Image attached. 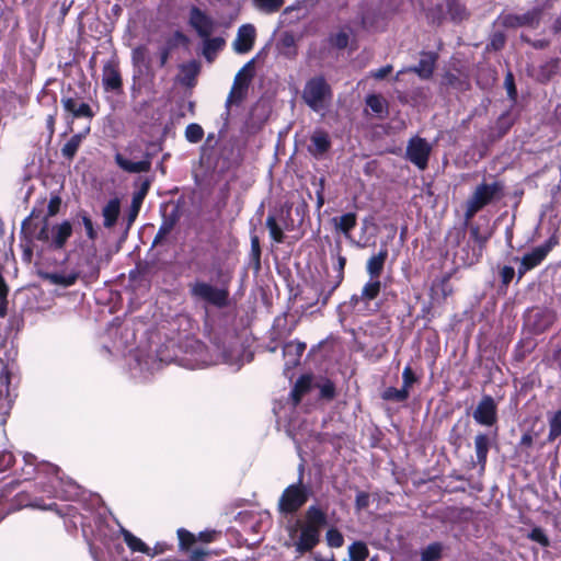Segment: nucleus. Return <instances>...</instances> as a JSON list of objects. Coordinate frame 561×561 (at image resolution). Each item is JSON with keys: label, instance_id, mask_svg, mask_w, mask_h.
<instances>
[{"label": "nucleus", "instance_id": "obj_1", "mask_svg": "<svg viewBox=\"0 0 561 561\" xmlns=\"http://www.w3.org/2000/svg\"><path fill=\"white\" fill-rule=\"evenodd\" d=\"M30 227L33 230V238L37 239L45 250L53 252L64 250L73 233V226L68 219L50 225L47 217L39 216L38 219H31Z\"/></svg>", "mask_w": 561, "mask_h": 561}, {"label": "nucleus", "instance_id": "obj_2", "mask_svg": "<svg viewBox=\"0 0 561 561\" xmlns=\"http://www.w3.org/2000/svg\"><path fill=\"white\" fill-rule=\"evenodd\" d=\"M48 470V483L42 488V491L49 496L58 497L65 501L76 500L81 492L80 485L71 478L60 474V468L54 463H44Z\"/></svg>", "mask_w": 561, "mask_h": 561}, {"label": "nucleus", "instance_id": "obj_3", "mask_svg": "<svg viewBox=\"0 0 561 561\" xmlns=\"http://www.w3.org/2000/svg\"><path fill=\"white\" fill-rule=\"evenodd\" d=\"M301 98L310 110L318 113L331 102L333 91L324 76L319 75L307 80Z\"/></svg>", "mask_w": 561, "mask_h": 561}, {"label": "nucleus", "instance_id": "obj_4", "mask_svg": "<svg viewBox=\"0 0 561 561\" xmlns=\"http://www.w3.org/2000/svg\"><path fill=\"white\" fill-rule=\"evenodd\" d=\"M260 56L261 53L245 62L243 67L237 72L233 80V85L225 104L226 111L222 114L225 122L228 121L230 115V106L232 104H240L247 98L249 85L254 78V64ZM227 123H225V125Z\"/></svg>", "mask_w": 561, "mask_h": 561}, {"label": "nucleus", "instance_id": "obj_5", "mask_svg": "<svg viewBox=\"0 0 561 561\" xmlns=\"http://www.w3.org/2000/svg\"><path fill=\"white\" fill-rule=\"evenodd\" d=\"M190 295L198 301H203L218 309L230 305V293L227 286H214L205 280H195L190 284Z\"/></svg>", "mask_w": 561, "mask_h": 561}, {"label": "nucleus", "instance_id": "obj_6", "mask_svg": "<svg viewBox=\"0 0 561 561\" xmlns=\"http://www.w3.org/2000/svg\"><path fill=\"white\" fill-rule=\"evenodd\" d=\"M310 490L301 483L299 478L297 483L288 485L279 501L278 510L283 514H291L297 512L309 499Z\"/></svg>", "mask_w": 561, "mask_h": 561}, {"label": "nucleus", "instance_id": "obj_7", "mask_svg": "<svg viewBox=\"0 0 561 561\" xmlns=\"http://www.w3.org/2000/svg\"><path fill=\"white\" fill-rule=\"evenodd\" d=\"M80 524L83 537L88 540L90 553L94 561H101L96 548L90 541V536L95 540H102L107 535V527L105 526L104 518L101 515L85 516L80 515Z\"/></svg>", "mask_w": 561, "mask_h": 561}, {"label": "nucleus", "instance_id": "obj_8", "mask_svg": "<svg viewBox=\"0 0 561 561\" xmlns=\"http://www.w3.org/2000/svg\"><path fill=\"white\" fill-rule=\"evenodd\" d=\"M39 214L36 208H33L31 214L25 217L21 225V242L20 248L22 249V260L25 263H31L33 260L34 251L36 250L41 254L45 249H41L36 244L37 239L33 238V230L30 227L31 219H38Z\"/></svg>", "mask_w": 561, "mask_h": 561}, {"label": "nucleus", "instance_id": "obj_9", "mask_svg": "<svg viewBox=\"0 0 561 561\" xmlns=\"http://www.w3.org/2000/svg\"><path fill=\"white\" fill-rule=\"evenodd\" d=\"M432 146L422 137L414 136L410 138L405 149L407 159L419 170L423 171L428 165Z\"/></svg>", "mask_w": 561, "mask_h": 561}, {"label": "nucleus", "instance_id": "obj_10", "mask_svg": "<svg viewBox=\"0 0 561 561\" xmlns=\"http://www.w3.org/2000/svg\"><path fill=\"white\" fill-rule=\"evenodd\" d=\"M543 9L534 7L524 13H508L503 15L502 24L508 28L529 27L537 28L542 20Z\"/></svg>", "mask_w": 561, "mask_h": 561}, {"label": "nucleus", "instance_id": "obj_11", "mask_svg": "<svg viewBox=\"0 0 561 561\" xmlns=\"http://www.w3.org/2000/svg\"><path fill=\"white\" fill-rule=\"evenodd\" d=\"M474 422L481 426L493 427L497 423V404L490 394L482 396L472 412Z\"/></svg>", "mask_w": 561, "mask_h": 561}, {"label": "nucleus", "instance_id": "obj_12", "mask_svg": "<svg viewBox=\"0 0 561 561\" xmlns=\"http://www.w3.org/2000/svg\"><path fill=\"white\" fill-rule=\"evenodd\" d=\"M187 24L195 31L199 38L210 36L217 26L216 21L196 5L190 8Z\"/></svg>", "mask_w": 561, "mask_h": 561}, {"label": "nucleus", "instance_id": "obj_13", "mask_svg": "<svg viewBox=\"0 0 561 561\" xmlns=\"http://www.w3.org/2000/svg\"><path fill=\"white\" fill-rule=\"evenodd\" d=\"M162 362L151 354L137 353L129 363L134 378L148 379L156 370L160 369Z\"/></svg>", "mask_w": 561, "mask_h": 561}, {"label": "nucleus", "instance_id": "obj_14", "mask_svg": "<svg viewBox=\"0 0 561 561\" xmlns=\"http://www.w3.org/2000/svg\"><path fill=\"white\" fill-rule=\"evenodd\" d=\"M380 310V306H371L365 304L364 299L360 298V294H354L350 300L340 304L336 308L339 321L343 323L347 317L352 313L360 316H369Z\"/></svg>", "mask_w": 561, "mask_h": 561}, {"label": "nucleus", "instance_id": "obj_15", "mask_svg": "<svg viewBox=\"0 0 561 561\" xmlns=\"http://www.w3.org/2000/svg\"><path fill=\"white\" fill-rule=\"evenodd\" d=\"M504 184L500 181L492 183L482 182L479 184L472 196L470 197L481 208L485 207L494 201H499L503 196Z\"/></svg>", "mask_w": 561, "mask_h": 561}, {"label": "nucleus", "instance_id": "obj_16", "mask_svg": "<svg viewBox=\"0 0 561 561\" xmlns=\"http://www.w3.org/2000/svg\"><path fill=\"white\" fill-rule=\"evenodd\" d=\"M552 245L548 241L543 244L535 247L530 252L526 253L518 267V279H520L528 271L538 266L551 251Z\"/></svg>", "mask_w": 561, "mask_h": 561}, {"label": "nucleus", "instance_id": "obj_17", "mask_svg": "<svg viewBox=\"0 0 561 561\" xmlns=\"http://www.w3.org/2000/svg\"><path fill=\"white\" fill-rule=\"evenodd\" d=\"M153 153L146 151L142 159L139 161H129L122 153L116 152L114 156L115 163L125 172L128 173H146L151 170Z\"/></svg>", "mask_w": 561, "mask_h": 561}, {"label": "nucleus", "instance_id": "obj_18", "mask_svg": "<svg viewBox=\"0 0 561 561\" xmlns=\"http://www.w3.org/2000/svg\"><path fill=\"white\" fill-rule=\"evenodd\" d=\"M39 277L43 280L48 282L51 285L59 286L61 288H68L73 286L80 278V271H56V272H39Z\"/></svg>", "mask_w": 561, "mask_h": 561}, {"label": "nucleus", "instance_id": "obj_19", "mask_svg": "<svg viewBox=\"0 0 561 561\" xmlns=\"http://www.w3.org/2000/svg\"><path fill=\"white\" fill-rule=\"evenodd\" d=\"M497 436V431L495 430L493 436L488 433H478L474 437V451L477 458V465L480 467V470L483 471L486 466L488 455L492 443L495 440Z\"/></svg>", "mask_w": 561, "mask_h": 561}, {"label": "nucleus", "instance_id": "obj_20", "mask_svg": "<svg viewBox=\"0 0 561 561\" xmlns=\"http://www.w3.org/2000/svg\"><path fill=\"white\" fill-rule=\"evenodd\" d=\"M184 206L185 201L183 197L178 198L175 202L170 201L160 204L159 211L162 218V222L174 229L182 217Z\"/></svg>", "mask_w": 561, "mask_h": 561}, {"label": "nucleus", "instance_id": "obj_21", "mask_svg": "<svg viewBox=\"0 0 561 561\" xmlns=\"http://www.w3.org/2000/svg\"><path fill=\"white\" fill-rule=\"evenodd\" d=\"M255 27L252 24H242L237 32V37L232 43L237 54H245L250 51L255 42Z\"/></svg>", "mask_w": 561, "mask_h": 561}, {"label": "nucleus", "instance_id": "obj_22", "mask_svg": "<svg viewBox=\"0 0 561 561\" xmlns=\"http://www.w3.org/2000/svg\"><path fill=\"white\" fill-rule=\"evenodd\" d=\"M102 84L106 92L118 93L122 91L123 80L114 61H106L103 65Z\"/></svg>", "mask_w": 561, "mask_h": 561}, {"label": "nucleus", "instance_id": "obj_23", "mask_svg": "<svg viewBox=\"0 0 561 561\" xmlns=\"http://www.w3.org/2000/svg\"><path fill=\"white\" fill-rule=\"evenodd\" d=\"M150 185H151L150 180L146 179L141 183L139 190L133 194L130 207L128 209L126 217L124 218V221H127V226H133L134 222L136 221V219L139 215L141 205L144 203V199L146 198V196L150 190Z\"/></svg>", "mask_w": 561, "mask_h": 561}, {"label": "nucleus", "instance_id": "obj_24", "mask_svg": "<svg viewBox=\"0 0 561 561\" xmlns=\"http://www.w3.org/2000/svg\"><path fill=\"white\" fill-rule=\"evenodd\" d=\"M320 542V531L313 527L304 526L298 540L295 542V550L299 554L310 552Z\"/></svg>", "mask_w": 561, "mask_h": 561}, {"label": "nucleus", "instance_id": "obj_25", "mask_svg": "<svg viewBox=\"0 0 561 561\" xmlns=\"http://www.w3.org/2000/svg\"><path fill=\"white\" fill-rule=\"evenodd\" d=\"M483 249L481 245L473 244L470 240H466L460 248L455 251V256L461 261L463 265H473L482 256Z\"/></svg>", "mask_w": 561, "mask_h": 561}, {"label": "nucleus", "instance_id": "obj_26", "mask_svg": "<svg viewBox=\"0 0 561 561\" xmlns=\"http://www.w3.org/2000/svg\"><path fill=\"white\" fill-rule=\"evenodd\" d=\"M306 350V343L300 341H289L283 346V356L285 359V369L296 367Z\"/></svg>", "mask_w": 561, "mask_h": 561}, {"label": "nucleus", "instance_id": "obj_27", "mask_svg": "<svg viewBox=\"0 0 561 561\" xmlns=\"http://www.w3.org/2000/svg\"><path fill=\"white\" fill-rule=\"evenodd\" d=\"M436 60V53L422 51L417 65L410 68V71L416 73L421 79H430L433 76Z\"/></svg>", "mask_w": 561, "mask_h": 561}, {"label": "nucleus", "instance_id": "obj_28", "mask_svg": "<svg viewBox=\"0 0 561 561\" xmlns=\"http://www.w3.org/2000/svg\"><path fill=\"white\" fill-rule=\"evenodd\" d=\"M121 215V199L113 197L102 208L103 227L112 229L116 224Z\"/></svg>", "mask_w": 561, "mask_h": 561}, {"label": "nucleus", "instance_id": "obj_29", "mask_svg": "<svg viewBox=\"0 0 561 561\" xmlns=\"http://www.w3.org/2000/svg\"><path fill=\"white\" fill-rule=\"evenodd\" d=\"M331 145V139L327 133L316 131L311 136V146H309L308 151L312 157L320 158L330 150Z\"/></svg>", "mask_w": 561, "mask_h": 561}, {"label": "nucleus", "instance_id": "obj_30", "mask_svg": "<svg viewBox=\"0 0 561 561\" xmlns=\"http://www.w3.org/2000/svg\"><path fill=\"white\" fill-rule=\"evenodd\" d=\"M201 39L202 55L208 62H211L215 59L217 53L221 50L226 44L225 39L220 36L211 37L210 35Z\"/></svg>", "mask_w": 561, "mask_h": 561}, {"label": "nucleus", "instance_id": "obj_31", "mask_svg": "<svg viewBox=\"0 0 561 561\" xmlns=\"http://www.w3.org/2000/svg\"><path fill=\"white\" fill-rule=\"evenodd\" d=\"M180 82L185 87H194L201 72V64L193 59L180 66Z\"/></svg>", "mask_w": 561, "mask_h": 561}, {"label": "nucleus", "instance_id": "obj_32", "mask_svg": "<svg viewBox=\"0 0 561 561\" xmlns=\"http://www.w3.org/2000/svg\"><path fill=\"white\" fill-rule=\"evenodd\" d=\"M336 231L342 232L346 238L351 239V231L357 225V215L353 211L345 213L340 217L331 219Z\"/></svg>", "mask_w": 561, "mask_h": 561}, {"label": "nucleus", "instance_id": "obj_33", "mask_svg": "<svg viewBox=\"0 0 561 561\" xmlns=\"http://www.w3.org/2000/svg\"><path fill=\"white\" fill-rule=\"evenodd\" d=\"M381 290V282L379 279L370 278L360 290V298L364 299L365 304L369 307L380 306L376 299L378 298Z\"/></svg>", "mask_w": 561, "mask_h": 561}, {"label": "nucleus", "instance_id": "obj_34", "mask_svg": "<svg viewBox=\"0 0 561 561\" xmlns=\"http://www.w3.org/2000/svg\"><path fill=\"white\" fill-rule=\"evenodd\" d=\"M307 527H313L321 531V528L329 523L327 513L318 505H310L306 512Z\"/></svg>", "mask_w": 561, "mask_h": 561}, {"label": "nucleus", "instance_id": "obj_35", "mask_svg": "<svg viewBox=\"0 0 561 561\" xmlns=\"http://www.w3.org/2000/svg\"><path fill=\"white\" fill-rule=\"evenodd\" d=\"M388 257V250L381 249L377 254H374L367 261L366 270L370 278L378 279L383 270L385 262Z\"/></svg>", "mask_w": 561, "mask_h": 561}, {"label": "nucleus", "instance_id": "obj_36", "mask_svg": "<svg viewBox=\"0 0 561 561\" xmlns=\"http://www.w3.org/2000/svg\"><path fill=\"white\" fill-rule=\"evenodd\" d=\"M365 104L374 112L379 118H386L389 115L388 104L386 100L379 94H367Z\"/></svg>", "mask_w": 561, "mask_h": 561}, {"label": "nucleus", "instance_id": "obj_37", "mask_svg": "<svg viewBox=\"0 0 561 561\" xmlns=\"http://www.w3.org/2000/svg\"><path fill=\"white\" fill-rule=\"evenodd\" d=\"M447 14L454 23H460L468 18L466 7L459 0H444Z\"/></svg>", "mask_w": 561, "mask_h": 561}, {"label": "nucleus", "instance_id": "obj_38", "mask_svg": "<svg viewBox=\"0 0 561 561\" xmlns=\"http://www.w3.org/2000/svg\"><path fill=\"white\" fill-rule=\"evenodd\" d=\"M84 139V134H75L71 136V138L62 146L61 148V156L67 159L68 161H71L77 152L79 147L81 146L82 141Z\"/></svg>", "mask_w": 561, "mask_h": 561}, {"label": "nucleus", "instance_id": "obj_39", "mask_svg": "<svg viewBox=\"0 0 561 561\" xmlns=\"http://www.w3.org/2000/svg\"><path fill=\"white\" fill-rule=\"evenodd\" d=\"M560 71V59L550 58L539 67V78L542 82L550 81Z\"/></svg>", "mask_w": 561, "mask_h": 561}, {"label": "nucleus", "instance_id": "obj_40", "mask_svg": "<svg viewBox=\"0 0 561 561\" xmlns=\"http://www.w3.org/2000/svg\"><path fill=\"white\" fill-rule=\"evenodd\" d=\"M515 124L510 111L503 112L496 119L494 130L497 138L504 137Z\"/></svg>", "mask_w": 561, "mask_h": 561}, {"label": "nucleus", "instance_id": "obj_41", "mask_svg": "<svg viewBox=\"0 0 561 561\" xmlns=\"http://www.w3.org/2000/svg\"><path fill=\"white\" fill-rule=\"evenodd\" d=\"M467 222L451 228L446 236L447 242L456 249L460 248V245L467 240Z\"/></svg>", "mask_w": 561, "mask_h": 561}, {"label": "nucleus", "instance_id": "obj_42", "mask_svg": "<svg viewBox=\"0 0 561 561\" xmlns=\"http://www.w3.org/2000/svg\"><path fill=\"white\" fill-rule=\"evenodd\" d=\"M285 0H252L253 7L263 14H274L280 10Z\"/></svg>", "mask_w": 561, "mask_h": 561}, {"label": "nucleus", "instance_id": "obj_43", "mask_svg": "<svg viewBox=\"0 0 561 561\" xmlns=\"http://www.w3.org/2000/svg\"><path fill=\"white\" fill-rule=\"evenodd\" d=\"M444 546L439 541H434L421 550V561H437L443 556Z\"/></svg>", "mask_w": 561, "mask_h": 561}, {"label": "nucleus", "instance_id": "obj_44", "mask_svg": "<svg viewBox=\"0 0 561 561\" xmlns=\"http://www.w3.org/2000/svg\"><path fill=\"white\" fill-rule=\"evenodd\" d=\"M549 433L547 440L553 442L561 436V408L553 413L548 414Z\"/></svg>", "mask_w": 561, "mask_h": 561}, {"label": "nucleus", "instance_id": "obj_45", "mask_svg": "<svg viewBox=\"0 0 561 561\" xmlns=\"http://www.w3.org/2000/svg\"><path fill=\"white\" fill-rule=\"evenodd\" d=\"M368 556L369 549L366 542L362 540H356L348 547L350 561H365Z\"/></svg>", "mask_w": 561, "mask_h": 561}, {"label": "nucleus", "instance_id": "obj_46", "mask_svg": "<svg viewBox=\"0 0 561 561\" xmlns=\"http://www.w3.org/2000/svg\"><path fill=\"white\" fill-rule=\"evenodd\" d=\"M296 39L293 33L284 32L278 42L277 48L280 54L285 56H291L295 54Z\"/></svg>", "mask_w": 561, "mask_h": 561}, {"label": "nucleus", "instance_id": "obj_47", "mask_svg": "<svg viewBox=\"0 0 561 561\" xmlns=\"http://www.w3.org/2000/svg\"><path fill=\"white\" fill-rule=\"evenodd\" d=\"M126 545L136 552H141L150 556V548L140 538L136 537L128 530L123 531Z\"/></svg>", "mask_w": 561, "mask_h": 561}, {"label": "nucleus", "instance_id": "obj_48", "mask_svg": "<svg viewBox=\"0 0 561 561\" xmlns=\"http://www.w3.org/2000/svg\"><path fill=\"white\" fill-rule=\"evenodd\" d=\"M469 238L473 244L481 245V249L484 250L486 242L491 238V232H482L480 226L478 225H469Z\"/></svg>", "mask_w": 561, "mask_h": 561}, {"label": "nucleus", "instance_id": "obj_49", "mask_svg": "<svg viewBox=\"0 0 561 561\" xmlns=\"http://www.w3.org/2000/svg\"><path fill=\"white\" fill-rule=\"evenodd\" d=\"M266 228L268 229L271 239L276 243H283L285 233L283 228L277 224L276 218L273 215H268L265 221Z\"/></svg>", "mask_w": 561, "mask_h": 561}, {"label": "nucleus", "instance_id": "obj_50", "mask_svg": "<svg viewBox=\"0 0 561 561\" xmlns=\"http://www.w3.org/2000/svg\"><path fill=\"white\" fill-rule=\"evenodd\" d=\"M410 396V391L403 389H397L394 387L386 388L381 393V399L385 401L403 402Z\"/></svg>", "mask_w": 561, "mask_h": 561}, {"label": "nucleus", "instance_id": "obj_51", "mask_svg": "<svg viewBox=\"0 0 561 561\" xmlns=\"http://www.w3.org/2000/svg\"><path fill=\"white\" fill-rule=\"evenodd\" d=\"M250 241H251L250 260H251L254 271L259 272L261 270V254H262L260 238L256 234H251Z\"/></svg>", "mask_w": 561, "mask_h": 561}, {"label": "nucleus", "instance_id": "obj_52", "mask_svg": "<svg viewBox=\"0 0 561 561\" xmlns=\"http://www.w3.org/2000/svg\"><path fill=\"white\" fill-rule=\"evenodd\" d=\"M310 389V379L307 377H300L290 391V396L295 404H298L302 396Z\"/></svg>", "mask_w": 561, "mask_h": 561}, {"label": "nucleus", "instance_id": "obj_53", "mask_svg": "<svg viewBox=\"0 0 561 561\" xmlns=\"http://www.w3.org/2000/svg\"><path fill=\"white\" fill-rule=\"evenodd\" d=\"M222 358L224 362L233 367L236 371L240 370L241 367L244 365L242 352L239 350L236 352L232 350H225L222 352Z\"/></svg>", "mask_w": 561, "mask_h": 561}, {"label": "nucleus", "instance_id": "obj_54", "mask_svg": "<svg viewBox=\"0 0 561 561\" xmlns=\"http://www.w3.org/2000/svg\"><path fill=\"white\" fill-rule=\"evenodd\" d=\"M342 245L340 241H336L335 244L331 248L330 253L332 259L336 260V264L334 270L336 275H341L344 278V268L346 265V257L341 254Z\"/></svg>", "mask_w": 561, "mask_h": 561}, {"label": "nucleus", "instance_id": "obj_55", "mask_svg": "<svg viewBox=\"0 0 561 561\" xmlns=\"http://www.w3.org/2000/svg\"><path fill=\"white\" fill-rule=\"evenodd\" d=\"M204 137V129L197 123H191L185 128V138L191 144L199 142Z\"/></svg>", "mask_w": 561, "mask_h": 561}, {"label": "nucleus", "instance_id": "obj_56", "mask_svg": "<svg viewBox=\"0 0 561 561\" xmlns=\"http://www.w3.org/2000/svg\"><path fill=\"white\" fill-rule=\"evenodd\" d=\"M325 541L330 548H341L344 545V536L337 528L331 527L325 533Z\"/></svg>", "mask_w": 561, "mask_h": 561}, {"label": "nucleus", "instance_id": "obj_57", "mask_svg": "<svg viewBox=\"0 0 561 561\" xmlns=\"http://www.w3.org/2000/svg\"><path fill=\"white\" fill-rule=\"evenodd\" d=\"M85 229L87 237L94 241L98 238V232L94 228L93 221L90 215L85 210H80L77 215Z\"/></svg>", "mask_w": 561, "mask_h": 561}, {"label": "nucleus", "instance_id": "obj_58", "mask_svg": "<svg viewBox=\"0 0 561 561\" xmlns=\"http://www.w3.org/2000/svg\"><path fill=\"white\" fill-rule=\"evenodd\" d=\"M329 42L331 46L337 49H344L348 45L350 35L345 31L341 30L337 33L330 35Z\"/></svg>", "mask_w": 561, "mask_h": 561}, {"label": "nucleus", "instance_id": "obj_59", "mask_svg": "<svg viewBox=\"0 0 561 561\" xmlns=\"http://www.w3.org/2000/svg\"><path fill=\"white\" fill-rule=\"evenodd\" d=\"M188 43V37L182 31H175L171 37H169L164 46L170 50H173L178 47L179 44L186 45Z\"/></svg>", "mask_w": 561, "mask_h": 561}, {"label": "nucleus", "instance_id": "obj_60", "mask_svg": "<svg viewBox=\"0 0 561 561\" xmlns=\"http://www.w3.org/2000/svg\"><path fill=\"white\" fill-rule=\"evenodd\" d=\"M320 398L324 400H332L335 397V385L330 379H327L319 386Z\"/></svg>", "mask_w": 561, "mask_h": 561}, {"label": "nucleus", "instance_id": "obj_61", "mask_svg": "<svg viewBox=\"0 0 561 561\" xmlns=\"http://www.w3.org/2000/svg\"><path fill=\"white\" fill-rule=\"evenodd\" d=\"M504 87L506 89L508 99L512 100L513 102H516L518 93L515 84V79L512 72H507V75L505 76Z\"/></svg>", "mask_w": 561, "mask_h": 561}, {"label": "nucleus", "instance_id": "obj_62", "mask_svg": "<svg viewBox=\"0 0 561 561\" xmlns=\"http://www.w3.org/2000/svg\"><path fill=\"white\" fill-rule=\"evenodd\" d=\"M61 197L59 195H53L49 198L48 205H47V214L44 217H47V220H49L50 217L56 216L61 206Z\"/></svg>", "mask_w": 561, "mask_h": 561}, {"label": "nucleus", "instance_id": "obj_63", "mask_svg": "<svg viewBox=\"0 0 561 561\" xmlns=\"http://www.w3.org/2000/svg\"><path fill=\"white\" fill-rule=\"evenodd\" d=\"M417 381V377L408 365L402 371V388L410 391V388Z\"/></svg>", "mask_w": 561, "mask_h": 561}, {"label": "nucleus", "instance_id": "obj_64", "mask_svg": "<svg viewBox=\"0 0 561 561\" xmlns=\"http://www.w3.org/2000/svg\"><path fill=\"white\" fill-rule=\"evenodd\" d=\"M529 538L533 540V541H536L538 542L539 545H541L542 547H548L550 541H549V538L548 536L546 535V533L543 531L542 528L540 527H535L531 529L530 534H529Z\"/></svg>", "mask_w": 561, "mask_h": 561}]
</instances>
